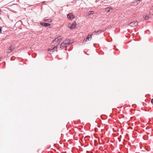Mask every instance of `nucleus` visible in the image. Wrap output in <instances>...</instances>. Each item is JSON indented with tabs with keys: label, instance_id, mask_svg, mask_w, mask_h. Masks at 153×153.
I'll return each mask as SVG.
<instances>
[{
	"label": "nucleus",
	"instance_id": "obj_1",
	"mask_svg": "<svg viewBox=\"0 0 153 153\" xmlns=\"http://www.w3.org/2000/svg\"><path fill=\"white\" fill-rule=\"evenodd\" d=\"M71 40L70 39H68L65 40V41H64V42L66 45H67V47L70 44H71L73 43V42H71Z\"/></svg>",
	"mask_w": 153,
	"mask_h": 153
},
{
	"label": "nucleus",
	"instance_id": "obj_2",
	"mask_svg": "<svg viewBox=\"0 0 153 153\" xmlns=\"http://www.w3.org/2000/svg\"><path fill=\"white\" fill-rule=\"evenodd\" d=\"M138 25V22L137 21H134L130 23L129 25L130 26L132 27L136 26Z\"/></svg>",
	"mask_w": 153,
	"mask_h": 153
},
{
	"label": "nucleus",
	"instance_id": "obj_3",
	"mask_svg": "<svg viewBox=\"0 0 153 153\" xmlns=\"http://www.w3.org/2000/svg\"><path fill=\"white\" fill-rule=\"evenodd\" d=\"M57 45H56V46H54L53 48L51 50L50 49H49L48 50V51L50 52L49 53L50 54H51L52 52H54V51H56L57 50Z\"/></svg>",
	"mask_w": 153,
	"mask_h": 153
},
{
	"label": "nucleus",
	"instance_id": "obj_4",
	"mask_svg": "<svg viewBox=\"0 0 153 153\" xmlns=\"http://www.w3.org/2000/svg\"><path fill=\"white\" fill-rule=\"evenodd\" d=\"M67 17L68 19L71 20L74 18V16L71 13H69L67 14Z\"/></svg>",
	"mask_w": 153,
	"mask_h": 153
},
{
	"label": "nucleus",
	"instance_id": "obj_5",
	"mask_svg": "<svg viewBox=\"0 0 153 153\" xmlns=\"http://www.w3.org/2000/svg\"><path fill=\"white\" fill-rule=\"evenodd\" d=\"M76 22L72 23L69 27V28L71 29H74L76 27Z\"/></svg>",
	"mask_w": 153,
	"mask_h": 153
},
{
	"label": "nucleus",
	"instance_id": "obj_6",
	"mask_svg": "<svg viewBox=\"0 0 153 153\" xmlns=\"http://www.w3.org/2000/svg\"><path fill=\"white\" fill-rule=\"evenodd\" d=\"M105 11L108 12H111L112 11V9L111 7H106L105 9Z\"/></svg>",
	"mask_w": 153,
	"mask_h": 153
},
{
	"label": "nucleus",
	"instance_id": "obj_7",
	"mask_svg": "<svg viewBox=\"0 0 153 153\" xmlns=\"http://www.w3.org/2000/svg\"><path fill=\"white\" fill-rule=\"evenodd\" d=\"M103 31V30H100L97 31H94L93 33V34H94L95 35H97L99 34V33H100L101 32H102Z\"/></svg>",
	"mask_w": 153,
	"mask_h": 153
},
{
	"label": "nucleus",
	"instance_id": "obj_8",
	"mask_svg": "<svg viewBox=\"0 0 153 153\" xmlns=\"http://www.w3.org/2000/svg\"><path fill=\"white\" fill-rule=\"evenodd\" d=\"M40 24L44 26H45V27H48L51 24L48 23H43L42 22H41L40 23Z\"/></svg>",
	"mask_w": 153,
	"mask_h": 153
},
{
	"label": "nucleus",
	"instance_id": "obj_9",
	"mask_svg": "<svg viewBox=\"0 0 153 153\" xmlns=\"http://www.w3.org/2000/svg\"><path fill=\"white\" fill-rule=\"evenodd\" d=\"M14 47L12 45L9 47L8 48L9 50H10V51H8V53H10L12 51V50H13L14 49Z\"/></svg>",
	"mask_w": 153,
	"mask_h": 153
},
{
	"label": "nucleus",
	"instance_id": "obj_10",
	"mask_svg": "<svg viewBox=\"0 0 153 153\" xmlns=\"http://www.w3.org/2000/svg\"><path fill=\"white\" fill-rule=\"evenodd\" d=\"M65 47H67V45H65V43L64 42H63L60 45V48H63Z\"/></svg>",
	"mask_w": 153,
	"mask_h": 153
},
{
	"label": "nucleus",
	"instance_id": "obj_11",
	"mask_svg": "<svg viewBox=\"0 0 153 153\" xmlns=\"http://www.w3.org/2000/svg\"><path fill=\"white\" fill-rule=\"evenodd\" d=\"M93 33H92V34H91L90 36H89V35H88L87 38H86V41H88V40H89V39L90 38V37H91V36H92V35L93 34Z\"/></svg>",
	"mask_w": 153,
	"mask_h": 153
},
{
	"label": "nucleus",
	"instance_id": "obj_12",
	"mask_svg": "<svg viewBox=\"0 0 153 153\" xmlns=\"http://www.w3.org/2000/svg\"><path fill=\"white\" fill-rule=\"evenodd\" d=\"M94 11H90L88 13L89 14H93L94 13Z\"/></svg>",
	"mask_w": 153,
	"mask_h": 153
},
{
	"label": "nucleus",
	"instance_id": "obj_13",
	"mask_svg": "<svg viewBox=\"0 0 153 153\" xmlns=\"http://www.w3.org/2000/svg\"><path fill=\"white\" fill-rule=\"evenodd\" d=\"M62 39V38H61V37H59L58 36V42H60L61 41V40Z\"/></svg>",
	"mask_w": 153,
	"mask_h": 153
},
{
	"label": "nucleus",
	"instance_id": "obj_14",
	"mask_svg": "<svg viewBox=\"0 0 153 153\" xmlns=\"http://www.w3.org/2000/svg\"><path fill=\"white\" fill-rule=\"evenodd\" d=\"M141 0H137L136 1V3L137 4L139 3H140V1Z\"/></svg>",
	"mask_w": 153,
	"mask_h": 153
},
{
	"label": "nucleus",
	"instance_id": "obj_15",
	"mask_svg": "<svg viewBox=\"0 0 153 153\" xmlns=\"http://www.w3.org/2000/svg\"><path fill=\"white\" fill-rule=\"evenodd\" d=\"M56 39H55L53 42V44H54L55 43V42H56Z\"/></svg>",
	"mask_w": 153,
	"mask_h": 153
},
{
	"label": "nucleus",
	"instance_id": "obj_16",
	"mask_svg": "<svg viewBox=\"0 0 153 153\" xmlns=\"http://www.w3.org/2000/svg\"><path fill=\"white\" fill-rule=\"evenodd\" d=\"M44 21L45 22H49V19H44Z\"/></svg>",
	"mask_w": 153,
	"mask_h": 153
},
{
	"label": "nucleus",
	"instance_id": "obj_17",
	"mask_svg": "<svg viewBox=\"0 0 153 153\" xmlns=\"http://www.w3.org/2000/svg\"><path fill=\"white\" fill-rule=\"evenodd\" d=\"M1 33V27H0V33Z\"/></svg>",
	"mask_w": 153,
	"mask_h": 153
},
{
	"label": "nucleus",
	"instance_id": "obj_18",
	"mask_svg": "<svg viewBox=\"0 0 153 153\" xmlns=\"http://www.w3.org/2000/svg\"><path fill=\"white\" fill-rule=\"evenodd\" d=\"M151 102L153 104V99H152L151 100Z\"/></svg>",
	"mask_w": 153,
	"mask_h": 153
},
{
	"label": "nucleus",
	"instance_id": "obj_19",
	"mask_svg": "<svg viewBox=\"0 0 153 153\" xmlns=\"http://www.w3.org/2000/svg\"><path fill=\"white\" fill-rule=\"evenodd\" d=\"M114 50H118V49H117V48H116V47L115 48V47H114Z\"/></svg>",
	"mask_w": 153,
	"mask_h": 153
},
{
	"label": "nucleus",
	"instance_id": "obj_20",
	"mask_svg": "<svg viewBox=\"0 0 153 153\" xmlns=\"http://www.w3.org/2000/svg\"><path fill=\"white\" fill-rule=\"evenodd\" d=\"M145 19H146V17H145Z\"/></svg>",
	"mask_w": 153,
	"mask_h": 153
},
{
	"label": "nucleus",
	"instance_id": "obj_21",
	"mask_svg": "<svg viewBox=\"0 0 153 153\" xmlns=\"http://www.w3.org/2000/svg\"><path fill=\"white\" fill-rule=\"evenodd\" d=\"M1 58H0V61L1 60Z\"/></svg>",
	"mask_w": 153,
	"mask_h": 153
},
{
	"label": "nucleus",
	"instance_id": "obj_22",
	"mask_svg": "<svg viewBox=\"0 0 153 153\" xmlns=\"http://www.w3.org/2000/svg\"><path fill=\"white\" fill-rule=\"evenodd\" d=\"M147 134H150V133H147Z\"/></svg>",
	"mask_w": 153,
	"mask_h": 153
},
{
	"label": "nucleus",
	"instance_id": "obj_23",
	"mask_svg": "<svg viewBox=\"0 0 153 153\" xmlns=\"http://www.w3.org/2000/svg\"><path fill=\"white\" fill-rule=\"evenodd\" d=\"M148 18V17H146V18H147L146 19H147V18Z\"/></svg>",
	"mask_w": 153,
	"mask_h": 153
}]
</instances>
